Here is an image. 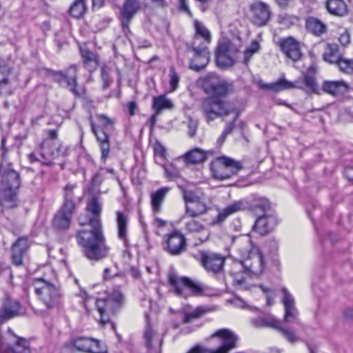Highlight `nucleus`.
<instances>
[{"label":"nucleus","mask_w":353,"mask_h":353,"mask_svg":"<svg viewBox=\"0 0 353 353\" xmlns=\"http://www.w3.org/2000/svg\"><path fill=\"white\" fill-rule=\"evenodd\" d=\"M76 208L74 201H65L64 200L59 212L66 214L72 217Z\"/></svg>","instance_id":"5fc2aeb1"},{"label":"nucleus","mask_w":353,"mask_h":353,"mask_svg":"<svg viewBox=\"0 0 353 353\" xmlns=\"http://www.w3.org/2000/svg\"><path fill=\"white\" fill-rule=\"evenodd\" d=\"M10 68L6 61L0 58V86L7 85L9 83L8 76Z\"/></svg>","instance_id":"79ce46f5"},{"label":"nucleus","mask_w":353,"mask_h":353,"mask_svg":"<svg viewBox=\"0 0 353 353\" xmlns=\"http://www.w3.org/2000/svg\"><path fill=\"white\" fill-rule=\"evenodd\" d=\"M205 90L207 92L212 94L211 97H225L233 91V85L230 83L223 81L216 83H206Z\"/></svg>","instance_id":"393cba45"},{"label":"nucleus","mask_w":353,"mask_h":353,"mask_svg":"<svg viewBox=\"0 0 353 353\" xmlns=\"http://www.w3.org/2000/svg\"><path fill=\"white\" fill-rule=\"evenodd\" d=\"M243 166L239 161L225 156L216 158L211 163V172L214 179L224 180L236 175Z\"/></svg>","instance_id":"9b49d317"},{"label":"nucleus","mask_w":353,"mask_h":353,"mask_svg":"<svg viewBox=\"0 0 353 353\" xmlns=\"http://www.w3.org/2000/svg\"><path fill=\"white\" fill-rule=\"evenodd\" d=\"M250 8L253 13V23L259 26H265L271 16L269 6L261 1H257L252 4Z\"/></svg>","instance_id":"6ab92c4d"},{"label":"nucleus","mask_w":353,"mask_h":353,"mask_svg":"<svg viewBox=\"0 0 353 353\" xmlns=\"http://www.w3.org/2000/svg\"><path fill=\"white\" fill-rule=\"evenodd\" d=\"M179 82V77L176 73L174 68L172 67L170 68V91L174 92L178 88V84Z\"/></svg>","instance_id":"6e6d98bb"},{"label":"nucleus","mask_w":353,"mask_h":353,"mask_svg":"<svg viewBox=\"0 0 353 353\" xmlns=\"http://www.w3.org/2000/svg\"><path fill=\"white\" fill-rule=\"evenodd\" d=\"M226 257L219 253L203 251L199 253V260L202 265H223Z\"/></svg>","instance_id":"c756f323"},{"label":"nucleus","mask_w":353,"mask_h":353,"mask_svg":"<svg viewBox=\"0 0 353 353\" xmlns=\"http://www.w3.org/2000/svg\"><path fill=\"white\" fill-rule=\"evenodd\" d=\"M169 191L170 188L163 187L151 193V206L154 213L161 212V205Z\"/></svg>","instance_id":"7c9ffc66"},{"label":"nucleus","mask_w":353,"mask_h":353,"mask_svg":"<svg viewBox=\"0 0 353 353\" xmlns=\"http://www.w3.org/2000/svg\"><path fill=\"white\" fill-rule=\"evenodd\" d=\"M243 257L245 259H256L254 262L259 263L260 265H264L266 262L259 248L255 246H252L249 250L248 255Z\"/></svg>","instance_id":"c03bdc74"},{"label":"nucleus","mask_w":353,"mask_h":353,"mask_svg":"<svg viewBox=\"0 0 353 353\" xmlns=\"http://www.w3.org/2000/svg\"><path fill=\"white\" fill-rule=\"evenodd\" d=\"M297 21V17L287 14H281L278 17L279 23L286 28L295 24Z\"/></svg>","instance_id":"603ef678"},{"label":"nucleus","mask_w":353,"mask_h":353,"mask_svg":"<svg viewBox=\"0 0 353 353\" xmlns=\"http://www.w3.org/2000/svg\"><path fill=\"white\" fill-rule=\"evenodd\" d=\"M80 51L84 67L90 72L96 70L99 64L98 55L88 49L80 48Z\"/></svg>","instance_id":"72a5a7b5"},{"label":"nucleus","mask_w":353,"mask_h":353,"mask_svg":"<svg viewBox=\"0 0 353 353\" xmlns=\"http://www.w3.org/2000/svg\"><path fill=\"white\" fill-rule=\"evenodd\" d=\"M65 347L74 348L85 353H106V347L99 341L83 336L71 338L65 343Z\"/></svg>","instance_id":"f8f14e48"},{"label":"nucleus","mask_w":353,"mask_h":353,"mask_svg":"<svg viewBox=\"0 0 353 353\" xmlns=\"http://www.w3.org/2000/svg\"><path fill=\"white\" fill-rule=\"evenodd\" d=\"M243 270L234 273V283L236 285H241L245 281L248 277L253 278L261 275L263 272L264 266H242Z\"/></svg>","instance_id":"412c9836"},{"label":"nucleus","mask_w":353,"mask_h":353,"mask_svg":"<svg viewBox=\"0 0 353 353\" xmlns=\"http://www.w3.org/2000/svg\"><path fill=\"white\" fill-rule=\"evenodd\" d=\"M212 337H217L221 340V345L214 349V353H228L237 345L239 337L228 329H221L214 332Z\"/></svg>","instance_id":"dca6fc26"},{"label":"nucleus","mask_w":353,"mask_h":353,"mask_svg":"<svg viewBox=\"0 0 353 353\" xmlns=\"http://www.w3.org/2000/svg\"><path fill=\"white\" fill-rule=\"evenodd\" d=\"M283 298L281 300L284 306L283 322L286 323H299V312L295 307V301L293 296L286 288H281Z\"/></svg>","instance_id":"f3484780"},{"label":"nucleus","mask_w":353,"mask_h":353,"mask_svg":"<svg viewBox=\"0 0 353 353\" xmlns=\"http://www.w3.org/2000/svg\"><path fill=\"white\" fill-rule=\"evenodd\" d=\"M276 224L275 217L264 214L256 219L253 230L261 235H265L273 230Z\"/></svg>","instance_id":"4be33fe9"},{"label":"nucleus","mask_w":353,"mask_h":353,"mask_svg":"<svg viewBox=\"0 0 353 353\" xmlns=\"http://www.w3.org/2000/svg\"><path fill=\"white\" fill-rule=\"evenodd\" d=\"M123 296L119 288L107 292L104 299H97L96 305L101 315L100 321L105 324L110 321V313H115L123 303Z\"/></svg>","instance_id":"6e6552de"},{"label":"nucleus","mask_w":353,"mask_h":353,"mask_svg":"<svg viewBox=\"0 0 353 353\" xmlns=\"http://www.w3.org/2000/svg\"><path fill=\"white\" fill-rule=\"evenodd\" d=\"M245 208L243 203L242 201H236L231 205L227 206L223 210L220 212L218 215V221H222L229 215L235 213L238 211L242 210Z\"/></svg>","instance_id":"58836bf2"},{"label":"nucleus","mask_w":353,"mask_h":353,"mask_svg":"<svg viewBox=\"0 0 353 353\" xmlns=\"http://www.w3.org/2000/svg\"><path fill=\"white\" fill-rule=\"evenodd\" d=\"M95 118L98 123H95L90 117V124L92 132L95 135L100 146L101 152V159L105 162L108 158L110 153V138L107 132L113 128L115 121L103 114H96Z\"/></svg>","instance_id":"39448f33"},{"label":"nucleus","mask_w":353,"mask_h":353,"mask_svg":"<svg viewBox=\"0 0 353 353\" xmlns=\"http://www.w3.org/2000/svg\"><path fill=\"white\" fill-rule=\"evenodd\" d=\"M344 175L348 180L353 181V166L345 168Z\"/></svg>","instance_id":"774afa93"},{"label":"nucleus","mask_w":353,"mask_h":353,"mask_svg":"<svg viewBox=\"0 0 353 353\" xmlns=\"http://www.w3.org/2000/svg\"><path fill=\"white\" fill-rule=\"evenodd\" d=\"M88 212L92 215H100L101 212V205L96 198H92L88 203L86 208Z\"/></svg>","instance_id":"3c124183"},{"label":"nucleus","mask_w":353,"mask_h":353,"mask_svg":"<svg viewBox=\"0 0 353 353\" xmlns=\"http://www.w3.org/2000/svg\"><path fill=\"white\" fill-rule=\"evenodd\" d=\"M296 86H298L297 79H296L294 82L290 81L285 78L280 79L278 81L274 83L268 84H263L261 87L267 89H270L275 91L282 90H288V89H297Z\"/></svg>","instance_id":"e433bc0d"},{"label":"nucleus","mask_w":353,"mask_h":353,"mask_svg":"<svg viewBox=\"0 0 353 353\" xmlns=\"http://www.w3.org/2000/svg\"><path fill=\"white\" fill-rule=\"evenodd\" d=\"M179 10L188 14L189 16H192V12L188 8V0H179Z\"/></svg>","instance_id":"69168bd1"},{"label":"nucleus","mask_w":353,"mask_h":353,"mask_svg":"<svg viewBox=\"0 0 353 353\" xmlns=\"http://www.w3.org/2000/svg\"><path fill=\"white\" fill-rule=\"evenodd\" d=\"M165 176L170 181H174L180 177L179 170L172 164L166 165L163 166Z\"/></svg>","instance_id":"09e8293b"},{"label":"nucleus","mask_w":353,"mask_h":353,"mask_svg":"<svg viewBox=\"0 0 353 353\" xmlns=\"http://www.w3.org/2000/svg\"><path fill=\"white\" fill-rule=\"evenodd\" d=\"M297 89L303 90L308 94H320L318 84L314 76L305 74L302 77L297 79Z\"/></svg>","instance_id":"a878e982"},{"label":"nucleus","mask_w":353,"mask_h":353,"mask_svg":"<svg viewBox=\"0 0 353 353\" xmlns=\"http://www.w3.org/2000/svg\"><path fill=\"white\" fill-rule=\"evenodd\" d=\"M154 336V332L150 325L148 323L144 332L145 343L147 348L151 349L152 347V339Z\"/></svg>","instance_id":"4d7b16f0"},{"label":"nucleus","mask_w":353,"mask_h":353,"mask_svg":"<svg viewBox=\"0 0 353 353\" xmlns=\"http://www.w3.org/2000/svg\"><path fill=\"white\" fill-rule=\"evenodd\" d=\"M188 353H214V349L205 347L201 345H196L191 348Z\"/></svg>","instance_id":"680f3d73"},{"label":"nucleus","mask_w":353,"mask_h":353,"mask_svg":"<svg viewBox=\"0 0 353 353\" xmlns=\"http://www.w3.org/2000/svg\"><path fill=\"white\" fill-rule=\"evenodd\" d=\"M17 310L11 306L6 305L0 310V319L6 321L17 316Z\"/></svg>","instance_id":"8fccbe9b"},{"label":"nucleus","mask_w":353,"mask_h":353,"mask_svg":"<svg viewBox=\"0 0 353 353\" xmlns=\"http://www.w3.org/2000/svg\"><path fill=\"white\" fill-rule=\"evenodd\" d=\"M165 250L171 255L176 256L182 253L186 248V240L179 232L174 231L167 235Z\"/></svg>","instance_id":"a211bd4d"},{"label":"nucleus","mask_w":353,"mask_h":353,"mask_svg":"<svg viewBox=\"0 0 353 353\" xmlns=\"http://www.w3.org/2000/svg\"><path fill=\"white\" fill-rule=\"evenodd\" d=\"M168 281L173 287L174 293L179 296L187 298L190 296H200L204 294V285L188 276H179L175 273L170 272Z\"/></svg>","instance_id":"0eeeda50"},{"label":"nucleus","mask_w":353,"mask_h":353,"mask_svg":"<svg viewBox=\"0 0 353 353\" xmlns=\"http://www.w3.org/2000/svg\"><path fill=\"white\" fill-rule=\"evenodd\" d=\"M279 45L285 56L293 61H298L301 57L300 43L292 37L281 39Z\"/></svg>","instance_id":"aec40b11"},{"label":"nucleus","mask_w":353,"mask_h":353,"mask_svg":"<svg viewBox=\"0 0 353 353\" xmlns=\"http://www.w3.org/2000/svg\"><path fill=\"white\" fill-rule=\"evenodd\" d=\"M339 70L346 74H353V59L343 57L339 63Z\"/></svg>","instance_id":"de8ad7c7"},{"label":"nucleus","mask_w":353,"mask_h":353,"mask_svg":"<svg viewBox=\"0 0 353 353\" xmlns=\"http://www.w3.org/2000/svg\"><path fill=\"white\" fill-rule=\"evenodd\" d=\"M208 311L209 309H207L203 307H198L193 312L185 314L183 322L185 323H188L190 322L192 319L201 317Z\"/></svg>","instance_id":"49530a36"},{"label":"nucleus","mask_w":353,"mask_h":353,"mask_svg":"<svg viewBox=\"0 0 353 353\" xmlns=\"http://www.w3.org/2000/svg\"><path fill=\"white\" fill-rule=\"evenodd\" d=\"M101 76L102 80V88L103 90H106L109 88L110 84L112 82L110 69L106 66H103L101 69Z\"/></svg>","instance_id":"864d4df0"},{"label":"nucleus","mask_w":353,"mask_h":353,"mask_svg":"<svg viewBox=\"0 0 353 353\" xmlns=\"http://www.w3.org/2000/svg\"><path fill=\"white\" fill-rule=\"evenodd\" d=\"M206 157L205 151L196 148L180 157V159H183L187 164H197L205 161Z\"/></svg>","instance_id":"473e14b6"},{"label":"nucleus","mask_w":353,"mask_h":353,"mask_svg":"<svg viewBox=\"0 0 353 353\" xmlns=\"http://www.w3.org/2000/svg\"><path fill=\"white\" fill-rule=\"evenodd\" d=\"M67 150L57 140V130L47 131V137L41 145V156L42 162L46 165H52V161L60 157L65 156Z\"/></svg>","instance_id":"1a4fd4ad"},{"label":"nucleus","mask_w":353,"mask_h":353,"mask_svg":"<svg viewBox=\"0 0 353 353\" xmlns=\"http://www.w3.org/2000/svg\"><path fill=\"white\" fill-rule=\"evenodd\" d=\"M339 41L343 46H346L350 43V34L348 30H345L339 36Z\"/></svg>","instance_id":"e2e57ef3"},{"label":"nucleus","mask_w":353,"mask_h":353,"mask_svg":"<svg viewBox=\"0 0 353 353\" xmlns=\"http://www.w3.org/2000/svg\"><path fill=\"white\" fill-rule=\"evenodd\" d=\"M75 188L76 185L72 184H68L64 188V200L74 201V190Z\"/></svg>","instance_id":"052dcab7"},{"label":"nucleus","mask_w":353,"mask_h":353,"mask_svg":"<svg viewBox=\"0 0 353 353\" xmlns=\"http://www.w3.org/2000/svg\"><path fill=\"white\" fill-rule=\"evenodd\" d=\"M179 188L181 189L182 194H183V198L185 203V207L188 205H192L196 202H199V200L201 199L200 196H198L196 193H194L192 190H188L184 188L182 186H179Z\"/></svg>","instance_id":"37998d69"},{"label":"nucleus","mask_w":353,"mask_h":353,"mask_svg":"<svg viewBox=\"0 0 353 353\" xmlns=\"http://www.w3.org/2000/svg\"><path fill=\"white\" fill-rule=\"evenodd\" d=\"M253 208L256 213L258 210H261L262 212L265 213L270 208L269 201L266 199H261L253 205Z\"/></svg>","instance_id":"bf43d9fd"},{"label":"nucleus","mask_w":353,"mask_h":353,"mask_svg":"<svg viewBox=\"0 0 353 353\" xmlns=\"http://www.w3.org/2000/svg\"><path fill=\"white\" fill-rule=\"evenodd\" d=\"M343 56L339 52V48L337 44L329 43L327 45L323 59L326 62L331 64H335L339 66V63L342 60Z\"/></svg>","instance_id":"2f4dec72"},{"label":"nucleus","mask_w":353,"mask_h":353,"mask_svg":"<svg viewBox=\"0 0 353 353\" xmlns=\"http://www.w3.org/2000/svg\"><path fill=\"white\" fill-rule=\"evenodd\" d=\"M173 107L172 103L165 95H160L153 98L152 108L157 114H159L164 109H171Z\"/></svg>","instance_id":"4c0bfd02"},{"label":"nucleus","mask_w":353,"mask_h":353,"mask_svg":"<svg viewBox=\"0 0 353 353\" xmlns=\"http://www.w3.org/2000/svg\"><path fill=\"white\" fill-rule=\"evenodd\" d=\"M6 138L1 139L0 163V205L3 209H12L17 206L16 190L20 187L19 174L15 171L6 159Z\"/></svg>","instance_id":"f257e3e1"},{"label":"nucleus","mask_w":353,"mask_h":353,"mask_svg":"<svg viewBox=\"0 0 353 353\" xmlns=\"http://www.w3.org/2000/svg\"><path fill=\"white\" fill-rule=\"evenodd\" d=\"M201 110L208 123L216 118L226 117L231 114H234V119L239 116V109L232 102L216 97L205 98L202 102Z\"/></svg>","instance_id":"20e7f679"},{"label":"nucleus","mask_w":353,"mask_h":353,"mask_svg":"<svg viewBox=\"0 0 353 353\" xmlns=\"http://www.w3.org/2000/svg\"><path fill=\"white\" fill-rule=\"evenodd\" d=\"M77 65L73 64L68 68L66 73L53 72V78L61 86L68 88L75 96L80 97L81 93L77 90Z\"/></svg>","instance_id":"4468645a"},{"label":"nucleus","mask_w":353,"mask_h":353,"mask_svg":"<svg viewBox=\"0 0 353 353\" xmlns=\"http://www.w3.org/2000/svg\"><path fill=\"white\" fill-rule=\"evenodd\" d=\"M89 224L92 230L79 231L77 234V242L83 248L87 258L99 260L105 257L108 252L102 232L100 215H94L90 218Z\"/></svg>","instance_id":"f03ea898"},{"label":"nucleus","mask_w":353,"mask_h":353,"mask_svg":"<svg viewBox=\"0 0 353 353\" xmlns=\"http://www.w3.org/2000/svg\"><path fill=\"white\" fill-rule=\"evenodd\" d=\"M185 230L190 233H199L205 230V228L199 221L192 219L185 222Z\"/></svg>","instance_id":"a18cd8bd"},{"label":"nucleus","mask_w":353,"mask_h":353,"mask_svg":"<svg viewBox=\"0 0 353 353\" xmlns=\"http://www.w3.org/2000/svg\"><path fill=\"white\" fill-rule=\"evenodd\" d=\"M139 0H125L120 10L119 19L124 34L130 32V24L135 14L141 10Z\"/></svg>","instance_id":"2eb2a0df"},{"label":"nucleus","mask_w":353,"mask_h":353,"mask_svg":"<svg viewBox=\"0 0 353 353\" xmlns=\"http://www.w3.org/2000/svg\"><path fill=\"white\" fill-rule=\"evenodd\" d=\"M204 268L208 273L216 278H221L223 276V266H204Z\"/></svg>","instance_id":"13d9d810"},{"label":"nucleus","mask_w":353,"mask_h":353,"mask_svg":"<svg viewBox=\"0 0 353 353\" xmlns=\"http://www.w3.org/2000/svg\"><path fill=\"white\" fill-rule=\"evenodd\" d=\"M252 323L258 328L270 327L277 330L291 343H294L299 341V337L292 330L281 326V323L272 316L257 318L252 321Z\"/></svg>","instance_id":"ddd939ff"},{"label":"nucleus","mask_w":353,"mask_h":353,"mask_svg":"<svg viewBox=\"0 0 353 353\" xmlns=\"http://www.w3.org/2000/svg\"><path fill=\"white\" fill-rule=\"evenodd\" d=\"M196 33L194 40L187 45L188 51L192 52L194 57L190 61L189 68L196 72L203 70L210 61V52L208 44L211 41L210 31L199 21H194Z\"/></svg>","instance_id":"7ed1b4c3"},{"label":"nucleus","mask_w":353,"mask_h":353,"mask_svg":"<svg viewBox=\"0 0 353 353\" xmlns=\"http://www.w3.org/2000/svg\"><path fill=\"white\" fill-rule=\"evenodd\" d=\"M261 49V45L257 40L252 41L250 46H248L244 52L243 63L248 65L252 57L259 52Z\"/></svg>","instance_id":"a19ab883"},{"label":"nucleus","mask_w":353,"mask_h":353,"mask_svg":"<svg viewBox=\"0 0 353 353\" xmlns=\"http://www.w3.org/2000/svg\"><path fill=\"white\" fill-rule=\"evenodd\" d=\"M349 88L347 83L343 81H325L322 84V90L330 95L337 96L346 92Z\"/></svg>","instance_id":"bb28decb"},{"label":"nucleus","mask_w":353,"mask_h":353,"mask_svg":"<svg viewBox=\"0 0 353 353\" xmlns=\"http://www.w3.org/2000/svg\"><path fill=\"white\" fill-rule=\"evenodd\" d=\"M128 112L130 116L135 114L136 110L138 109L137 104L135 101H130L127 105Z\"/></svg>","instance_id":"338daca9"},{"label":"nucleus","mask_w":353,"mask_h":353,"mask_svg":"<svg viewBox=\"0 0 353 353\" xmlns=\"http://www.w3.org/2000/svg\"><path fill=\"white\" fill-rule=\"evenodd\" d=\"M208 210L206 204L201 201V199L199 200V202H196L194 204L188 205L186 206L185 213L183 216V219H185L187 216L194 218L205 214Z\"/></svg>","instance_id":"f704fd0d"},{"label":"nucleus","mask_w":353,"mask_h":353,"mask_svg":"<svg viewBox=\"0 0 353 353\" xmlns=\"http://www.w3.org/2000/svg\"><path fill=\"white\" fill-rule=\"evenodd\" d=\"M325 7L328 12L334 16L344 17L348 13V8L344 0H327Z\"/></svg>","instance_id":"cd10ccee"},{"label":"nucleus","mask_w":353,"mask_h":353,"mask_svg":"<svg viewBox=\"0 0 353 353\" xmlns=\"http://www.w3.org/2000/svg\"><path fill=\"white\" fill-rule=\"evenodd\" d=\"M29 242L27 237H21L12 245V259L14 265H21L24 253L29 248Z\"/></svg>","instance_id":"b1692460"},{"label":"nucleus","mask_w":353,"mask_h":353,"mask_svg":"<svg viewBox=\"0 0 353 353\" xmlns=\"http://www.w3.org/2000/svg\"><path fill=\"white\" fill-rule=\"evenodd\" d=\"M84 0H76L70 6V14L74 18L81 17L85 12Z\"/></svg>","instance_id":"ea45409f"},{"label":"nucleus","mask_w":353,"mask_h":353,"mask_svg":"<svg viewBox=\"0 0 353 353\" xmlns=\"http://www.w3.org/2000/svg\"><path fill=\"white\" fill-rule=\"evenodd\" d=\"M117 225L118 231V237L121 240L125 245H128V216L121 211H117Z\"/></svg>","instance_id":"c85d7f7f"},{"label":"nucleus","mask_w":353,"mask_h":353,"mask_svg":"<svg viewBox=\"0 0 353 353\" xmlns=\"http://www.w3.org/2000/svg\"><path fill=\"white\" fill-rule=\"evenodd\" d=\"M305 27L308 32L316 37H321L327 31V24L312 16L307 17L305 19Z\"/></svg>","instance_id":"5701e85b"},{"label":"nucleus","mask_w":353,"mask_h":353,"mask_svg":"<svg viewBox=\"0 0 353 353\" xmlns=\"http://www.w3.org/2000/svg\"><path fill=\"white\" fill-rule=\"evenodd\" d=\"M34 285L35 294L46 308L52 309L60 305L63 299L60 287L43 278L35 279Z\"/></svg>","instance_id":"423d86ee"},{"label":"nucleus","mask_w":353,"mask_h":353,"mask_svg":"<svg viewBox=\"0 0 353 353\" xmlns=\"http://www.w3.org/2000/svg\"><path fill=\"white\" fill-rule=\"evenodd\" d=\"M71 221L72 216L58 211L53 219L52 225L58 231L66 230L70 228Z\"/></svg>","instance_id":"c9c22d12"},{"label":"nucleus","mask_w":353,"mask_h":353,"mask_svg":"<svg viewBox=\"0 0 353 353\" xmlns=\"http://www.w3.org/2000/svg\"><path fill=\"white\" fill-rule=\"evenodd\" d=\"M28 157L29 161L31 163H34V162H37V161H39L42 164L46 165L45 163H43L42 162L43 158L41 156V149L39 150V152H34L32 153L29 154Z\"/></svg>","instance_id":"0e129e2a"},{"label":"nucleus","mask_w":353,"mask_h":353,"mask_svg":"<svg viewBox=\"0 0 353 353\" xmlns=\"http://www.w3.org/2000/svg\"><path fill=\"white\" fill-rule=\"evenodd\" d=\"M241 41H224L219 43L216 51V61L221 68H228L235 63L240 51Z\"/></svg>","instance_id":"9d476101"}]
</instances>
